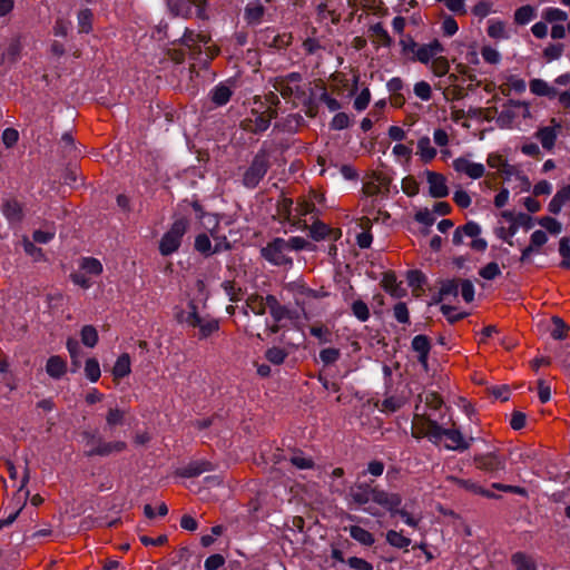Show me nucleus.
<instances>
[{
    "mask_svg": "<svg viewBox=\"0 0 570 570\" xmlns=\"http://www.w3.org/2000/svg\"><path fill=\"white\" fill-rule=\"evenodd\" d=\"M373 480L361 481L357 478V480L348 488L346 500L350 507L355 505L357 508H363L364 512L374 518H379L382 515L381 511L372 505H367L373 501V497L377 488V485H373Z\"/></svg>",
    "mask_w": 570,
    "mask_h": 570,
    "instance_id": "nucleus-1",
    "label": "nucleus"
},
{
    "mask_svg": "<svg viewBox=\"0 0 570 570\" xmlns=\"http://www.w3.org/2000/svg\"><path fill=\"white\" fill-rule=\"evenodd\" d=\"M189 219L187 217L176 218L169 229L161 236L158 250L161 256L168 257L178 252L181 246L183 238L189 228Z\"/></svg>",
    "mask_w": 570,
    "mask_h": 570,
    "instance_id": "nucleus-2",
    "label": "nucleus"
},
{
    "mask_svg": "<svg viewBox=\"0 0 570 570\" xmlns=\"http://www.w3.org/2000/svg\"><path fill=\"white\" fill-rule=\"evenodd\" d=\"M271 168L269 154L259 149L253 157L249 166L243 174L242 184L247 189H255L264 179Z\"/></svg>",
    "mask_w": 570,
    "mask_h": 570,
    "instance_id": "nucleus-3",
    "label": "nucleus"
},
{
    "mask_svg": "<svg viewBox=\"0 0 570 570\" xmlns=\"http://www.w3.org/2000/svg\"><path fill=\"white\" fill-rule=\"evenodd\" d=\"M259 254L263 259L276 267H292L294 263L282 237L269 240L261 248Z\"/></svg>",
    "mask_w": 570,
    "mask_h": 570,
    "instance_id": "nucleus-4",
    "label": "nucleus"
},
{
    "mask_svg": "<svg viewBox=\"0 0 570 570\" xmlns=\"http://www.w3.org/2000/svg\"><path fill=\"white\" fill-rule=\"evenodd\" d=\"M29 480H30V470L28 466V460H26V465H24L23 475L21 479L20 487L18 488V490L12 499V501L14 502L13 510L8 514V517H6L4 519H0V530L4 527L12 524L17 520V518L20 514V512L22 511V509L24 508L27 500L29 498V494H30L29 490L26 489Z\"/></svg>",
    "mask_w": 570,
    "mask_h": 570,
    "instance_id": "nucleus-5",
    "label": "nucleus"
},
{
    "mask_svg": "<svg viewBox=\"0 0 570 570\" xmlns=\"http://www.w3.org/2000/svg\"><path fill=\"white\" fill-rule=\"evenodd\" d=\"M278 115V111L275 109L266 110V111H258L256 109L250 110V116L246 117L242 121V128L247 131L255 135L263 134L266 131L269 126L272 119L276 118Z\"/></svg>",
    "mask_w": 570,
    "mask_h": 570,
    "instance_id": "nucleus-6",
    "label": "nucleus"
},
{
    "mask_svg": "<svg viewBox=\"0 0 570 570\" xmlns=\"http://www.w3.org/2000/svg\"><path fill=\"white\" fill-rule=\"evenodd\" d=\"M541 19L551 24L550 36L553 40H561L566 38L567 26L562 22L568 20L567 11L557 7H547L541 11Z\"/></svg>",
    "mask_w": 570,
    "mask_h": 570,
    "instance_id": "nucleus-7",
    "label": "nucleus"
},
{
    "mask_svg": "<svg viewBox=\"0 0 570 570\" xmlns=\"http://www.w3.org/2000/svg\"><path fill=\"white\" fill-rule=\"evenodd\" d=\"M473 461L479 470L497 476L500 472L505 471L507 460L495 451L482 454H475Z\"/></svg>",
    "mask_w": 570,
    "mask_h": 570,
    "instance_id": "nucleus-8",
    "label": "nucleus"
},
{
    "mask_svg": "<svg viewBox=\"0 0 570 570\" xmlns=\"http://www.w3.org/2000/svg\"><path fill=\"white\" fill-rule=\"evenodd\" d=\"M372 502L382 507L391 517H395V512L402 505L403 499L401 494L385 491L377 485Z\"/></svg>",
    "mask_w": 570,
    "mask_h": 570,
    "instance_id": "nucleus-9",
    "label": "nucleus"
},
{
    "mask_svg": "<svg viewBox=\"0 0 570 570\" xmlns=\"http://www.w3.org/2000/svg\"><path fill=\"white\" fill-rule=\"evenodd\" d=\"M303 80L301 72L293 71L284 76H277L272 80L273 88L281 94L284 99H289L294 95V83Z\"/></svg>",
    "mask_w": 570,
    "mask_h": 570,
    "instance_id": "nucleus-10",
    "label": "nucleus"
},
{
    "mask_svg": "<svg viewBox=\"0 0 570 570\" xmlns=\"http://www.w3.org/2000/svg\"><path fill=\"white\" fill-rule=\"evenodd\" d=\"M456 173H463L472 179H479L484 176L485 167L481 163L470 161L465 157H458L452 163Z\"/></svg>",
    "mask_w": 570,
    "mask_h": 570,
    "instance_id": "nucleus-11",
    "label": "nucleus"
},
{
    "mask_svg": "<svg viewBox=\"0 0 570 570\" xmlns=\"http://www.w3.org/2000/svg\"><path fill=\"white\" fill-rule=\"evenodd\" d=\"M215 470V464L207 460H195L190 461L184 466L177 469V475L186 479L196 478L204 472H210Z\"/></svg>",
    "mask_w": 570,
    "mask_h": 570,
    "instance_id": "nucleus-12",
    "label": "nucleus"
},
{
    "mask_svg": "<svg viewBox=\"0 0 570 570\" xmlns=\"http://www.w3.org/2000/svg\"><path fill=\"white\" fill-rule=\"evenodd\" d=\"M426 180L429 183V194L433 198H444L449 196V187L445 177L442 174L426 170Z\"/></svg>",
    "mask_w": 570,
    "mask_h": 570,
    "instance_id": "nucleus-13",
    "label": "nucleus"
},
{
    "mask_svg": "<svg viewBox=\"0 0 570 570\" xmlns=\"http://www.w3.org/2000/svg\"><path fill=\"white\" fill-rule=\"evenodd\" d=\"M205 0H166V4L174 16L178 17H189L191 13V7L196 6L198 7V17H202V3H204Z\"/></svg>",
    "mask_w": 570,
    "mask_h": 570,
    "instance_id": "nucleus-14",
    "label": "nucleus"
},
{
    "mask_svg": "<svg viewBox=\"0 0 570 570\" xmlns=\"http://www.w3.org/2000/svg\"><path fill=\"white\" fill-rule=\"evenodd\" d=\"M411 347L415 353H417V362L426 370L429 365V355L432 348L430 337L424 334L415 335L412 338Z\"/></svg>",
    "mask_w": 570,
    "mask_h": 570,
    "instance_id": "nucleus-15",
    "label": "nucleus"
},
{
    "mask_svg": "<svg viewBox=\"0 0 570 570\" xmlns=\"http://www.w3.org/2000/svg\"><path fill=\"white\" fill-rule=\"evenodd\" d=\"M551 124L553 126L541 127L534 134V137L540 140L546 150L553 149L558 138V129L561 128V125L554 118L551 119Z\"/></svg>",
    "mask_w": 570,
    "mask_h": 570,
    "instance_id": "nucleus-16",
    "label": "nucleus"
},
{
    "mask_svg": "<svg viewBox=\"0 0 570 570\" xmlns=\"http://www.w3.org/2000/svg\"><path fill=\"white\" fill-rule=\"evenodd\" d=\"M1 212L10 224H19L24 218L23 205L16 198L3 200Z\"/></svg>",
    "mask_w": 570,
    "mask_h": 570,
    "instance_id": "nucleus-17",
    "label": "nucleus"
},
{
    "mask_svg": "<svg viewBox=\"0 0 570 570\" xmlns=\"http://www.w3.org/2000/svg\"><path fill=\"white\" fill-rule=\"evenodd\" d=\"M449 480L458 485L459 488L464 489L468 492H471L473 494H478L488 499H500L501 497L499 494H495L494 492L484 489L482 485H480L478 482H474L470 479H461L458 476H449Z\"/></svg>",
    "mask_w": 570,
    "mask_h": 570,
    "instance_id": "nucleus-18",
    "label": "nucleus"
},
{
    "mask_svg": "<svg viewBox=\"0 0 570 570\" xmlns=\"http://www.w3.org/2000/svg\"><path fill=\"white\" fill-rule=\"evenodd\" d=\"M444 438L452 442V444H445L444 448L460 453L466 451L471 446V442L475 440L473 436L465 440L459 429H448L444 433Z\"/></svg>",
    "mask_w": 570,
    "mask_h": 570,
    "instance_id": "nucleus-19",
    "label": "nucleus"
},
{
    "mask_svg": "<svg viewBox=\"0 0 570 570\" xmlns=\"http://www.w3.org/2000/svg\"><path fill=\"white\" fill-rule=\"evenodd\" d=\"M265 13L266 8L256 0L245 6L243 18L248 26L254 27L263 22Z\"/></svg>",
    "mask_w": 570,
    "mask_h": 570,
    "instance_id": "nucleus-20",
    "label": "nucleus"
},
{
    "mask_svg": "<svg viewBox=\"0 0 570 570\" xmlns=\"http://www.w3.org/2000/svg\"><path fill=\"white\" fill-rule=\"evenodd\" d=\"M210 101L216 107H223L227 105L233 96V89L227 81H222L214 86L209 91Z\"/></svg>",
    "mask_w": 570,
    "mask_h": 570,
    "instance_id": "nucleus-21",
    "label": "nucleus"
},
{
    "mask_svg": "<svg viewBox=\"0 0 570 570\" xmlns=\"http://www.w3.org/2000/svg\"><path fill=\"white\" fill-rule=\"evenodd\" d=\"M127 444L124 441L104 442L102 439H98V444L91 448L88 452V456H107L114 452H121L126 449Z\"/></svg>",
    "mask_w": 570,
    "mask_h": 570,
    "instance_id": "nucleus-22",
    "label": "nucleus"
},
{
    "mask_svg": "<svg viewBox=\"0 0 570 570\" xmlns=\"http://www.w3.org/2000/svg\"><path fill=\"white\" fill-rule=\"evenodd\" d=\"M195 328H198L197 338L199 341H204L217 333L220 328V325L217 318L207 315L206 317H202L199 320V324H197Z\"/></svg>",
    "mask_w": 570,
    "mask_h": 570,
    "instance_id": "nucleus-23",
    "label": "nucleus"
},
{
    "mask_svg": "<svg viewBox=\"0 0 570 570\" xmlns=\"http://www.w3.org/2000/svg\"><path fill=\"white\" fill-rule=\"evenodd\" d=\"M188 311H179L176 314V320L178 323H185L189 327H196L199 324V320L202 316L198 313V306L194 299H190L187 303Z\"/></svg>",
    "mask_w": 570,
    "mask_h": 570,
    "instance_id": "nucleus-24",
    "label": "nucleus"
},
{
    "mask_svg": "<svg viewBox=\"0 0 570 570\" xmlns=\"http://www.w3.org/2000/svg\"><path fill=\"white\" fill-rule=\"evenodd\" d=\"M194 247L195 250L200 253L204 257H209L214 254H218L222 252V247L219 244H215V246L213 247L208 235L205 233L198 234L195 237Z\"/></svg>",
    "mask_w": 570,
    "mask_h": 570,
    "instance_id": "nucleus-25",
    "label": "nucleus"
},
{
    "mask_svg": "<svg viewBox=\"0 0 570 570\" xmlns=\"http://www.w3.org/2000/svg\"><path fill=\"white\" fill-rule=\"evenodd\" d=\"M303 125H305V119L301 114H289L281 121H277L275 124V129H278L284 132L294 134Z\"/></svg>",
    "mask_w": 570,
    "mask_h": 570,
    "instance_id": "nucleus-26",
    "label": "nucleus"
},
{
    "mask_svg": "<svg viewBox=\"0 0 570 570\" xmlns=\"http://www.w3.org/2000/svg\"><path fill=\"white\" fill-rule=\"evenodd\" d=\"M47 374L55 379H61L67 372V362L59 355H52L47 360L46 364Z\"/></svg>",
    "mask_w": 570,
    "mask_h": 570,
    "instance_id": "nucleus-27",
    "label": "nucleus"
},
{
    "mask_svg": "<svg viewBox=\"0 0 570 570\" xmlns=\"http://www.w3.org/2000/svg\"><path fill=\"white\" fill-rule=\"evenodd\" d=\"M530 91L539 97L553 99L558 96V90L540 78L531 79L529 82Z\"/></svg>",
    "mask_w": 570,
    "mask_h": 570,
    "instance_id": "nucleus-28",
    "label": "nucleus"
},
{
    "mask_svg": "<svg viewBox=\"0 0 570 570\" xmlns=\"http://www.w3.org/2000/svg\"><path fill=\"white\" fill-rule=\"evenodd\" d=\"M570 202V184L560 188L548 205V210L553 214H560L562 207Z\"/></svg>",
    "mask_w": 570,
    "mask_h": 570,
    "instance_id": "nucleus-29",
    "label": "nucleus"
},
{
    "mask_svg": "<svg viewBox=\"0 0 570 570\" xmlns=\"http://www.w3.org/2000/svg\"><path fill=\"white\" fill-rule=\"evenodd\" d=\"M538 17V10L534 6L524 4L519 7L513 14L514 23L525 26Z\"/></svg>",
    "mask_w": 570,
    "mask_h": 570,
    "instance_id": "nucleus-30",
    "label": "nucleus"
},
{
    "mask_svg": "<svg viewBox=\"0 0 570 570\" xmlns=\"http://www.w3.org/2000/svg\"><path fill=\"white\" fill-rule=\"evenodd\" d=\"M94 11L89 8L80 9L77 13L78 33H90L94 29Z\"/></svg>",
    "mask_w": 570,
    "mask_h": 570,
    "instance_id": "nucleus-31",
    "label": "nucleus"
},
{
    "mask_svg": "<svg viewBox=\"0 0 570 570\" xmlns=\"http://www.w3.org/2000/svg\"><path fill=\"white\" fill-rule=\"evenodd\" d=\"M511 563L517 570H538L534 559L522 551L511 556Z\"/></svg>",
    "mask_w": 570,
    "mask_h": 570,
    "instance_id": "nucleus-32",
    "label": "nucleus"
},
{
    "mask_svg": "<svg viewBox=\"0 0 570 570\" xmlns=\"http://www.w3.org/2000/svg\"><path fill=\"white\" fill-rule=\"evenodd\" d=\"M131 372V362L128 353H122L115 362L112 375L115 379H124Z\"/></svg>",
    "mask_w": 570,
    "mask_h": 570,
    "instance_id": "nucleus-33",
    "label": "nucleus"
},
{
    "mask_svg": "<svg viewBox=\"0 0 570 570\" xmlns=\"http://www.w3.org/2000/svg\"><path fill=\"white\" fill-rule=\"evenodd\" d=\"M381 285L386 293L391 294L394 297H400L402 295L403 289L397 283L395 273L392 271L385 272L383 274Z\"/></svg>",
    "mask_w": 570,
    "mask_h": 570,
    "instance_id": "nucleus-34",
    "label": "nucleus"
},
{
    "mask_svg": "<svg viewBox=\"0 0 570 570\" xmlns=\"http://www.w3.org/2000/svg\"><path fill=\"white\" fill-rule=\"evenodd\" d=\"M348 532L352 539L363 546L371 547L375 542L374 534L360 525H351Z\"/></svg>",
    "mask_w": 570,
    "mask_h": 570,
    "instance_id": "nucleus-35",
    "label": "nucleus"
},
{
    "mask_svg": "<svg viewBox=\"0 0 570 570\" xmlns=\"http://www.w3.org/2000/svg\"><path fill=\"white\" fill-rule=\"evenodd\" d=\"M293 36L291 32H284L278 33L275 36H272L271 40H263V45L265 47L275 49V50H283L288 48L292 45Z\"/></svg>",
    "mask_w": 570,
    "mask_h": 570,
    "instance_id": "nucleus-36",
    "label": "nucleus"
},
{
    "mask_svg": "<svg viewBox=\"0 0 570 570\" xmlns=\"http://www.w3.org/2000/svg\"><path fill=\"white\" fill-rule=\"evenodd\" d=\"M417 154L424 163H429L436 156V149L432 147L429 136H423L417 140Z\"/></svg>",
    "mask_w": 570,
    "mask_h": 570,
    "instance_id": "nucleus-37",
    "label": "nucleus"
},
{
    "mask_svg": "<svg viewBox=\"0 0 570 570\" xmlns=\"http://www.w3.org/2000/svg\"><path fill=\"white\" fill-rule=\"evenodd\" d=\"M22 51V45L19 38H13L9 42L6 51L2 53L1 60L8 61L9 63H16Z\"/></svg>",
    "mask_w": 570,
    "mask_h": 570,
    "instance_id": "nucleus-38",
    "label": "nucleus"
},
{
    "mask_svg": "<svg viewBox=\"0 0 570 570\" xmlns=\"http://www.w3.org/2000/svg\"><path fill=\"white\" fill-rule=\"evenodd\" d=\"M386 542L396 549H403L407 551V547L411 544V539L403 535L402 532L395 530H389L385 534Z\"/></svg>",
    "mask_w": 570,
    "mask_h": 570,
    "instance_id": "nucleus-39",
    "label": "nucleus"
},
{
    "mask_svg": "<svg viewBox=\"0 0 570 570\" xmlns=\"http://www.w3.org/2000/svg\"><path fill=\"white\" fill-rule=\"evenodd\" d=\"M406 400L401 395H392L384 399L381 403L380 411L383 413H395L404 406Z\"/></svg>",
    "mask_w": 570,
    "mask_h": 570,
    "instance_id": "nucleus-40",
    "label": "nucleus"
},
{
    "mask_svg": "<svg viewBox=\"0 0 570 570\" xmlns=\"http://www.w3.org/2000/svg\"><path fill=\"white\" fill-rule=\"evenodd\" d=\"M551 322L553 324V328L550 331V335L553 340L562 341L567 337V333L569 332V325L560 317L552 316Z\"/></svg>",
    "mask_w": 570,
    "mask_h": 570,
    "instance_id": "nucleus-41",
    "label": "nucleus"
},
{
    "mask_svg": "<svg viewBox=\"0 0 570 570\" xmlns=\"http://www.w3.org/2000/svg\"><path fill=\"white\" fill-rule=\"evenodd\" d=\"M269 314L276 323H281L283 320L295 321L298 318V313L296 309H292L282 304L278 307L273 308Z\"/></svg>",
    "mask_w": 570,
    "mask_h": 570,
    "instance_id": "nucleus-42",
    "label": "nucleus"
},
{
    "mask_svg": "<svg viewBox=\"0 0 570 570\" xmlns=\"http://www.w3.org/2000/svg\"><path fill=\"white\" fill-rule=\"evenodd\" d=\"M331 232L332 229L325 223L316 220L309 227V237L315 242H320L325 239Z\"/></svg>",
    "mask_w": 570,
    "mask_h": 570,
    "instance_id": "nucleus-43",
    "label": "nucleus"
},
{
    "mask_svg": "<svg viewBox=\"0 0 570 570\" xmlns=\"http://www.w3.org/2000/svg\"><path fill=\"white\" fill-rule=\"evenodd\" d=\"M288 254L291 252L312 250L313 245L301 236H293L285 239Z\"/></svg>",
    "mask_w": 570,
    "mask_h": 570,
    "instance_id": "nucleus-44",
    "label": "nucleus"
},
{
    "mask_svg": "<svg viewBox=\"0 0 570 570\" xmlns=\"http://www.w3.org/2000/svg\"><path fill=\"white\" fill-rule=\"evenodd\" d=\"M81 343L87 347H95L98 343L99 336L95 326L85 325L80 331Z\"/></svg>",
    "mask_w": 570,
    "mask_h": 570,
    "instance_id": "nucleus-45",
    "label": "nucleus"
},
{
    "mask_svg": "<svg viewBox=\"0 0 570 570\" xmlns=\"http://www.w3.org/2000/svg\"><path fill=\"white\" fill-rule=\"evenodd\" d=\"M246 307L250 308V311L255 315H264L265 314V303L264 297L257 293H253L248 295L246 298Z\"/></svg>",
    "mask_w": 570,
    "mask_h": 570,
    "instance_id": "nucleus-46",
    "label": "nucleus"
},
{
    "mask_svg": "<svg viewBox=\"0 0 570 570\" xmlns=\"http://www.w3.org/2000/svg\"><path fill=\"white\" fill-rule=\"evenodd\" d=\"M559 254L562 257L559 266L563 269H570V237L563 236L560 238Z\"/></svg>",
    "mask_w": 570,
    "mask_h": 570,
    "instance_id": "nucleus-47",
    "label": "nucleus"
},
{
    "mask_svg": "<svg viewBox=\"0 0 570 570\" xmlns=\"http://www.w3.org/2000/svg\"><path fill=\"white\" fill-rule=\"evenodd\" d=\"M488 36L493 39H508L509 36L505 31V24L501 20H490L487 29Z\"/></svg>",
    "mask_w": 570,
    "mask_h": 570,
    "instance_id": "nucleus-48",
    "label": "nucleus"
},
{
    "mask_svg": "<svg viewBox=\"0 0 570 570\" xmlns=\"http://www.w3.org/2000/svg\"><path fill=\"white\" fill-rule=\"evenodd\" d=\"M67 350L70 354L71 363L75 366L73 372L80 366V356L82 354L80 344L72 337H69L66 343Z\"/></svg>",
    "mask_w": 570,
    "mask_h": 570,
    "instance_id": "nucleus-49",
    "label": "nucleus"
},
{
    "mask_svg": "<svg viewBox=\"0 0 570 570\" xmlns=\"http://www.w3.org/2000/svg\"><path fill=\"white\" fill-rule=\"evenodd\" d=\"M287 355H288V353L284 348L278 347V346L269 347L265 352V358L274 365L283 364L285 362Z\"/></svg>",
    "mask_w": 570,
    "mask_h": 570,
    "instance_id": "nucleus-50",
    "label": "nucleus"
},
{
    "mask_svg": "<svg viewBox=\"0 0 570 570\" xmlns=\"http://www.w3.org/2000/svg\"><path fill=\"white\" fill-rule=\"evenodd\" d=\"M80 268L91 275H100L104 269L100 261L95 257H83L80 263Z\"/></svg>",
    "mask_w": 570,
    "mask_h": 570,
    "instance_id": "nucleus-51",
    "label": "nucleus"
},
{
    "mask_svg": "<svg viewBox=\"0 0 570 570\" xmlns=\"http://www.w3.org/2000/svg\"><path fill=\"white\" fill-rule=\"evenodd\" d=\"M309 334L318 340L320 344L332 343V332L324 325H313L309 327Z\"/></svg>",
    "mask_w": 570,
    "mask_h": 570,
    "instance_id": "nucleus-52",
    "label": "nucleus"
},
{
    "mask_svg": "<svg viewBox=\"0 0 570 570\" xmlns=\"http://www.w3.org/2000/svg\"><path fill=\"white\" fill-rule=\"evenodd\" d=\"M538 224L546 228L551 235H559L562 232V224L551 216L540 217Z\"/></svg>",
    "mask_w": 570,
    "mask_h": 570,
    "instance_id": "nucleus-53",
    "label": "nucleus"
},
{
    "mask_svg": "<svg viewBox=\"0 0 570 570\" xmlns=\"http://www.w3.org/2000/svg\"><path fill=\"white\" fill-rule=\"evenodd\" d=\"M341 357V351L336 347L323 348L320 352V360L324 366L335 364Z\"/></svg>",
    "mask_w": 570,
    "mask_h": 570,
    "instance_id": "nucleus-54",
    "label": "nucleus"
},
{
    "mask_svg": "<svg viewBox=\"0 0 570 570\" xmlns=\"http://www.w3.org/2000/svg\"><path fill=\"white\" fill-rule=\"evenodd\" d=\"M85 374H86V377L92 383H95L99 380L101 372H100L99 362L95 357L88 358L86 361Z\"/></svg>",
    "mask_w": 570,
    "mask_h": 570,
    "instance_id": "nucleus-55",
    "label": "nucleus"
},
{
    "mask_svg": "<svg viewBox=\"0 0 570 570\" xmlns=\"http://www.w3.org/2000/svg\"><path fill=\"white\" fill-rule=\"evenodd\" d=\"M289 462L299 470H309L315 465L313 459L304 456L301 451L295 452L291 456Z\"/></svg>",
    "mask_w": 570,
    "mask_h": 570,
    "instance_id": "nucleus-56",
    "label": "nucleus"
},
{
    "mask_svg": "<svg viewBox=\"0 0 570 570\" xmlns=\"http://www.w3.org/2000/svg\"><path fill=\"white\" fill-rule=\"evenodd\" d=\"M371 31L375 36L383 47H391L393 39L381 22L371 26Z\"/></svg>",
    "mask_w": 570,
    "mask_h": 570,
    "instance_id": "nucleus-57",
    "label": "nucleus"
},
{
    "mask_svg": "<svg viewBox=\"0 0 570 570\" xmlns=\"http://www.w3.org/2000/svg\"><path fill=\"white\" fill-rule=\"evenodd\" d=\"M352 313L360 322H366L370 318V309L365 302L356 299L352 303Z\"/></svg>",
    "mask_w": 570,
    "mask_h": 570,
    "instance_id": "nucleus-58",
    "label": "nucleus"
},
{
    "mask_svg": "<svg viewBox=\"0 0 570 570\" xmlns=\"http://www.w3.org/2000/svg\"><path fill=\"white\" fill-rule=\"evenodd\" d=\"M563 51H564L563 43H561V42L549 43L543 49V57L547 59V61L550 62L553 60H558L563 55Z\"/></svg>",
    "mask_w": 570,
    "mask_h": 570,
    "instance_id": "nucleus-59",
    "label": "nucleus"
},
{
    "mask_svg": "<svg viewBox=\"0 0 570 570\" xmlns=\"http://www.w3.org/2000/svg\"><path fill=\"white\" fill-rule=\"evenodd\" d=\"M456 309L455 306L443 304L440 307L441 313L446 317L448 322L450 324H455L456 322L465 318L469 313L466 312H460L454 314L453 312Z\"/></svg>",
    "mask_w": 570,
    "mask_h": 570,
    "instance_id": "nucleus-60",
    "label": "nucleus"
},
{
    "mask_svg": "<svg viewBox=\"0 0 570 570\" xmlns=\"http://www.w3.org/2000/svg\"><path fill=\"white\" fill-rule=\"evenodd\" d=\"M350 125L351 118L346 112H337L328 124L331 130H343L348 128Z\"/></svg>",
    "mask_w": 570,
    "mask_h": 570,
    "instance_id": "nucleus-61",
    "label": "nucleus"
},
{
    "mask_svg": "<svg viewBox=\"0 0 570 570\" xmlns=\"http://www.w3.org/2000/svg\"><path fill=\"white\" fill-rule=\"evenodd\" d=\"M222 288L225 294L228 296L230 302H239L242 299L243 289L240 287H235V283L233 281H225L222 283Z\"/></svg>",
    "mask_w": 570,
    "mask_h": 570,
    "instance_id": "nucleus-62",
    "label": "nucleus"
},
{
    "mask_svg": "<svg viewBox=\"0 0 570 570\" xmlns=\"http://www.w3.org/2000/svg\"><path fill=\"white\" fill-rule=\"evenodd\" d=\"M479 275L487 281H493L501 275V269L498 263L490 262L479 269Z\"/></svg>",
    "mask_w": 570,
    "mask_h": 570,
    "instance_id": "nucleus-63",
    "label": "nucleus"
},
{
    "mask_svg": "<svg viewBox=\"0 0 570 570\" xmlns=\"http://www.w3.org/2000/svg\"><path fill=\"white\" fill-rule=\"evenodd\" d=\"M409 285L413 288H422L426 283V276L419 269H411L407 272Z\"/></svg>",
    "mask_w": 570,
    "mask_h": 570,
    "instance_id": "nucleus-64",
    "label": "nucleus"
}]
</instances>
